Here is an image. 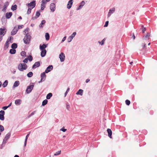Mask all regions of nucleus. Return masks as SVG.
<instances>
[{"label": "nucleus", "instance_id": "nucleus-62", "mask_svg": "<svg viewBox=\"0 0 157 157\" xmlns=\"http://www.w3.org/2000/svg\"><path fill=\"white\" fill-rule=\"evenodd\" d=\"M11 104H12V103H10V104L8 106V107H10L11 105Z\"/></svg>", "mask_w": 157, "mask_h": 157}, {"label": "nucleus", "instance_id": "nucleus-35", "mask_svg": "<svg viewBox=\"0 0 157 157\" xmlns=\"http://www.w3.org/2000/svg\"><path fill=\"white\" fill-rule=\"evenodd\" d=\"M4 29H2V28L0 29V35H3L4 33Z\"/></svg>", "mask_w": 157, "mask_h": 157}, {"label": "nucleus", "instance_id": "nucleus-14", "mask_svg": "<svg viewBox=\"0 0 157 157\" xmlns=\"http://www.w3.org/2000/svg\"><path fill=\"white\" fill-rule=\"evenodd\" d=\"M73 3V0H70L68 2L67 4V8L70 9Z\"/></svg>", "mask_w": 157, "mask_h": 157}, {"label": "nucleus", "instance_id": "nucleus-2", "mask_svg": "<svg viewBox=\"0 0 157 157\" xmlns=\"http://www.w3.org/2000/svg\"><path fill=\"white\" fill-rule=\"evenodd\" d=\"M31 39V36L28 33L25 36L23 40L25 43L28 44L29 43Z\"/></svg>", "mask_w": 157, "mask_h": 157}, {"label": "nucleus", "instance_id": "nucleus-36", "mask_svg": "<svg viewBox=\"0 0 157 157\" xmlns=\"http://www.w3.org/2000/svg\"><path fill=\"white\" fill-rule=\"evenodd\" d=\"M21 55L23 56H26V52L25 51H22L21 52Z\"/></svg>", "mask_w": 157, "mask_h": 157}, {"label": "nucleus", "instance_id": "nucleus-50", "mask_svg": "<svg viewBox=\"0 0 157 157\" xmlns=\"http://www.w3.org/2000/svg\"><path fill=\"white\" fill-rule=\"evenodd\" d=\"M60 130L63 131V132H65L67 131V129L62 128L60 129Z\"/></svg>", "mask_w": 157, "mask_h": 157}, {"label": "nucleus", "instance_id": "nucleus-7", "mask_svg": "<svg viewBox=\"0 0 157 157\" xmlns=\"http://www.w3.org/2000/svg\"><path fill=\"white\" fill-rule=\"evenodd\" d=\"M150 36V34L149 33H147L145 36L143 37V40L144 42H145V41L149 39V37Z\"/></svg>", "mask_w": 157, "mask_h": 157}, {"label": "nucleus", "instance_id": "nucleus-47", "mask_svg": "<svg viewBox=\"0 0 157 157\" xmlns=\"http://www.w3.org/2000/svg\"><path fill=\"white\" fill-rule=\"evenodd\" d=\"M109 23V21H106L105 25H104V27H106L108 26Z\"/></svg>", "mask_w": 157, "mask_h": 157}, {"label": "nucleus", "instance_id": "nucleus-28", "mask_svg": "<svg viewBox=\"0 0 157 157\" xmlns=\"http://www.w3.org/2000/svg\"><path fill=\"white\" fill-rule=\"evenodd\" d=\"M8 81L7 80H6L2 84V86L3 87H6L8 85Z\"/></svg>", "mask_w": 157, "mask_h": 157}, {"label": "nucleus", "instance_id": "nucleus-45", "mask_svg": "<svg viewBox=\"0 0 157 157\" xmlns=\"http://www.w3.org/2000/svg\"><path fill=\"white\" fill-rule=\"evenodd\" d=\"M72 38L70 36L67 39V41L68 42H71L72 40Z\"/></svg>", "mask_w": 157, "mask_h": 157}, {"label": "nucleus", "instance_id": "nucleus-27", "mask_svg": "<svg viewBox=\"0 0 157 157\" xmlns=\"http://www.w3.org/2000/svg\"><path fill=\"white\" fill-rule=\"evenodd\" d=\"M52 96V93H49L46 96V98L49 99Z\"/></svg>", "mask_w": 157, "mask_h": 157}, {"label": "nucleus", "instance_id": "nucleus-37", "mask_svg": "<svg viewBox=\"0 0 157 157\" xmlns=\"http://www.w3.org/2000/svg\"><path fill=\"white\" fill-rule=\"evenodd\" d=\"M126 104L128 105H129L130 104V101L128 100H126L125 101Z\"/></svg>", "mask_w": 157, "mask_h": 157}, {"label": "nucleus", "instance_id": "nucleus-3", "mask_svg": "<svg viewBox=\"0 0 157 157\" xmlns=\"http://www.w3.org/2000/svg\"><path fill=\"white\" fill-rule=\"evenodd\" d=\"M27 5L28 8L33 9L36 6L35 1H33L29 3H28Z\"/></svg>", "mask_w": 157, "mask_h": 157}, {"label": "nucleus", "instance_id": "nucleus-16", "mask_svg": "<svg viewBox=\"0 0 157 157\" xmlns=\"http://www.w3.org/2000/svg\"><path fill=\"white\" fill-rule=\"evenodd\" d=\"M107 131L108 133V136L110 138H112V131L109 128H108L107 129Z\"/></svg>", "mask_w": 157, "mask_h": 157}, {"label": "nucleus", "instance_id": "nucleus-32", "mask_svg": "<svg viewBox=\"0 0 157 157\" xmlns=\"http://www.w3.org/2000/svg\"><path fill=\"white\" fill-rule=\"evenodd\" d=\"M48 103V100L45 99L44 100L42 103V105L43 106L45 105Z\"/></svg>", "mask_w": 157, "mask_h": 157}, {"label": "nucleus", "instance_id": "nucleus-9", "mask_svg": "<svg viewBox=\"0 0 157 157\" xmlns=\"http://www.w3.org/2000/svg\"><path fill=\"white\" fill-rule=\"evenodd\" d=\"M50 9L52 12H53L56 9V5L54 3H52L50 5Z\"/></svg>", "mask_w": 157, "mask_h": 157}, {"label": "nucleus", "instance_id": "nucleus-46", "mask_svg": "<svg viewBox=\"0 0 157 157\" xmlns=\"http://www.w3.org/2000/svg\"><path fill=\"white\" fill-rule=\"evenodd\" d=\"M32 9L28 8V9L27 11V13L28 14H29L31 13V10Z\"/></svg>", "mask_w": 157, "mask_h": 157}, {"label": "nucleus", "instance_id": "nucleus-26", "mask_svg": "<svg viewBox=\"0 0 157 157\" xmlns=\"http://www.w3.org/2000/svg\"><path fill=\"white\" fill-rule=\"evenodd\" d=\"M45 36L46 38V40H48L49 39V35L48 33H46L45 34Z\"/></svg>", "mask_w": 157, "mask_h": 157}, {"label": "nucleus", "instance_id": "nucleus-58", "mask_svg": "<svg viewBox=\"0 0 157 157\" xmlns=\"http://www.w3.org/2000/svg\"><path fill=\"white\" fill-rule=\"evenodd\" d=\"M90 81V80L89 79H87L86 80V83H88V82H89Z\"/></svg>", "mask_w": 157, "mask_h": 157}, {"label": "nucleus", "instance_id": "nucleus-61", "mask_svg": "<svg viewBox=\"0 0 157 157\" xmlns=\"http://www.w3.org/2000/svg\"><path fill=\"white\" fill-rule=\"evenodd\" d=\"M68 93V92H67V91H66L65 94V97H66L67 94V93Z\"/></svg>", "mask_w": 157, "mask_h": 157}, {"label": "nucleus", "instance_id": "nucleus-51", "mask_svg": "<svg viewBox=\"0 0 157 157\" xmlns=\"http://www.w3.org/2000/svg\"><path fill=\"white\" fill-rule=\"evenodd\" d=\"M8 107V106H5L2 108V109L4 110H6Z\"/></svg>", "mask_w": 157, "mask_h": 157}, {"label": "nucleus", "instance_id": "nucleus-38", "mask_svg": "<svg viewBox=\"0 0 157 157\" xmlns=\"http://www.w3.org/2000/svg\"><path fill=\"white\" fill-rule=\"evenodd\" d=\"M30 61H31L33 60V57L31 56H29L28 57V59Z\"/></svg>", "mask_w": 157, "mask_h": 157}, {"label": "nucleus", "instance_id": "nucleus-60", "mask_svg": "<svg viewBox=\"0 0 157 157\" xmlns=\"http://www.w3.org/2000/svg\"><path fill=\"white\" fill-rule=\"evenodd\" d=\"M70 108V105H67V108L68 109H69V108Z\"/></svg>", "mask_w": 157, "mask_h": 157}, {"label": "nucleus", "instance_id": "nucleus-52", "mask_svg": "<svg viewBox=\"0 0 157 157\" xmlns=\"http://www.w3.org/2000/svg\"><path fill=\"white\" fill-rule=\"evenodd\" d=\"M35 111H33V112L32 113H31V114L29 115V117H30L32 116V115H33L34 114V113H35Z\"/></svg>", "mask_w": 157, "mask_h": 157}, {"label": "nucleus", "instance_id": "nucleus-55", "mask_svg": "<svg viewBox=\"0 0 157 157\" xmlns=\"http://www.w3.org/2000/svg\"><path fill=\"white\" fill-rule=\"evenodd\" d=\"M146 28H143V29H142L143 33H144V32L146 31Z\"/></svg>", "mask_w": 157, "mask_h": 157}, {"label": "nucleus", "instance_id": "nucleus-59", "mask_svg": "<svg viewBox=\"0 0 157 157\" xmlns=\"http://www.w3.org/2000/svg\"><path fill=\"white\" fill-rule=\"evenodd\" d=\"M24 32H25V33H26L28 32V30L27 29L25 30L24 31Z\"/></svg>", "mask_w": 157, "mask_h": 157}, {"label": "nucleus", "instance_id": "nucleus-40", "mask_svg": "<svg viewBox=\"0 0 157 157\" xmlns=\"http://www.w3.org/2000/svg\"><path fill=\"white\" fill-rule=\"evenodd\" d=\"M61 153V151H58L56 152L55 154H54V155H59Z\"/></svg>", "mask_w": 157, "mask_h": 157}, {"label": "nucleus", "instance_id": "nucleus-34", "mask_svg": "<svg viewBox=\"0 0 157 157\" xmlns=\"http://www.w3.org/2000/svg\"><path fill=\"white\" fill-rule=\"evenodd\" d=\"M9 47V41H7L5 45L4 48H7Z\"/></svg>", "mask_w": 157, "mask_h": 157}, {"label": "nucleus", "instance_id": "nucleus-44", "mask_svg": "<svg viewBox=\"0 0 157 157\" xmlns=\"http://www.w3.org/2000/svg\"><path fill=\"white\" fill-rule=\"evenodd\" d=\"M105 41V39H104L101 41V42H99V44H101V45H102L104 44Z\"/></svg>", "mask_w": 157, "mask_h": 157}, {"label": "nucleus", "instance_id": "nucleus-42", "mask_svg": "<svg viewBox=\"0 0 157 157\" xmlns=\"http://www.w3.org/2000/svg\"><path fill=\"white\" fill-rule=\"evenodd\" d=\"M76 33L75 32H74L73 33L71 36H70L71 38L73 39V38L76 35Z\"/></svg>", "mask_w": 157, "mask_h": 157}, {"label": "nucleus", "instance_id": "nucleus-29", "mask_svg": "<svg viewBox=\"0 0 157 157\" xmlns=\"http://www.w3.org/2000/svg\"><path fill=\"white\" fill-rule=\"evenodd\" d=\"M16 52V50L13 49H11L10 51V52L11 54H14Z\"/></svg>", "mask_w": 157, "mask_h": 157}, {"label": "nucleus", "instance_id": "nucleus-41", "mask_svg": "<svg viewBox=\"0 0 157 157\" xmlns=\"http://www.w3.org/2000/svg\"><path fill=\"white\" fill-rule=\"evenodd\" d=\"M4 130V128L2 125H0V131L2 132Z\"/></svg>", "mask_w": 157, "mask_h": 157}, {"label": "nucleus", "instance_id": "nucleus-53", "mask_svg": "<svg viewBox=\"0 0 157 157\" xmlns=\"http://www.w3.org/2000/svg\"><path fill=\"white\" fill-rule=\"evenodd\" d=\"M66 37L65 36L63 38V39L62 40V42H63L66 39Z\"/></svg>", "mask_w": 157, "mask_h": 157}, {"label": "nucleus", "instance_id": "nucleus-19", "mask_svg": "<svg viewBox=\"0 0 157 157\" xmlns=\"http://www.w3.org/2000/svg\"><path fill=\"white\" fill-rule=\"evenodd\" d=\"M19 85V81H17L15 82L13 86V88H14L17 86Z\"/></svg>", "mask_w": 157, "mask_h": 157}, {"label": "nucleus", "instance_id": "nucleus-10", "mask_svg": "<svg viewBox=\"0 0 157 157\" xmlns=\"http://www.w3.org/2000/svg\"><path fill=\"white\" fill-rule=\"evenodd\" d=\"M18 28H17V27L16 26L15 27L11 32V35H13L15 34L18 31Z\"/></svg>", "mask_w": 157, "mask_h": 157}, {"label": "nucleus", "instance_id": "nucleus-6", "mask_svg": "<svg viewBox=\"0 0 157 157\" xmlns=\"http://www.w3.org/2000/svg\"><path fill=\"white\" fill-rule=\"evenodd\" d=\"M46 2L45 0H42L41 1V10H44L45 7Z\"/></svg>", "mask_w": 157, "mask_h": 157}, {"label": "nucleus", "instance_id": "nucleus-15", "mask_svg": "<svg viewBox=\"0 0 157 157\" xmlns=\"http://www.w3.org/2000/svg\"><path fill=\"white\" fill-rule=\"evenodd\" d=\"M40 65V62L39 61L35 63L34 64L33 66V68H36L39 67Z\"/></svg>", "mask_w": 157, "mask_h": 157}, {"label": "nucleus", "instance_id": "nucleus-43", "mask_svg": "<svg viewBox=\"0 0 157 157\" xmlns=\"http://www.w3.org/2000/svg\"><path fill=\"white\" fill-rule=\"evenodd\" d=\"M40 15V13L39 11H37L36 13V17H38Z\"/></svg>", "mask_w": 157, "mask_h": 157}, {"label": "nucleus", "instance_id": "nucleus-63", "mask_svg": "<svg viewBox=\"0 0 157 157\" xmlns=\"http://www.w3.org/2000/svg\"><path fill=\"white\" fill-rule=\"evenodd\" d=\"M145 45H146V44H145V43H144V44H143V48H145Z\"/></svg>", "mask_w": 157, "mask_h": 157}, {"label": "nucleus", "instance_id": "nucleus-57", "mask_svg": "<svg viewBox=\"0 0 157 157\" xmlns=\"http://www.w3.org/2000/svg\"><path fill=\"white\" fill-rule=\"evenodd\" d=\"M43 24H42V23H41L40 25H39V27H41V28L42 27H43Z\"/></svg>", "mask_w": 157, "mask_h": 157}, {"label": "nucleus", "instance_id": "nucleus-22", "mask_svg": "<svg viewBox=\"0 0 157 157\" xmlns=\"http://www.w3.org/2000/svg\"><path fill=\"white\" fill-rule=\"evenodd\" d=\"M21 101L20 99H17L15 100V103L16 105H19L21 104Z\"/></svg>", "mask_w": 157, "mask_h": 157}, {"label": "nucleus", "instance_id": "nucleus-30", "mask_svg": "<svg viewBox=\"0 0 157 157\" xmlns=\"http://www.w3.org/2000/svg\"><path fill=\"white\" fill-rule=\"evenodd\" d=\"M17 47V45L15 43H13L11 45V48L13 49L16 48Z\"/></svg>", "mask_w": 157, "mask_h": 157}, {"label": "nucleus", "instance_id": "nucleus-49", "mask_svg": "<svg viewBox=\"0 0 157 157\" xmlns=\"http://www.w3.org/2000/svg\"><path fill=\"white\" fill-rule=\"evenodd\" d=\"M23 25H18V27H17L18 28V29H21L23 28Z\"/></svg>", "mask_w": 157, "mask_h": 157}, {"label": "nucleus", "instance_id": "nucleus-12", "mask_svg": "<svg viewBox=\"0 0 157 157\" xmlns=\"http://www.w3.org/2000/svg\"><path fill=\"white\" fill-rule=\"evenodd\" d=\"M53 69V66L52 65H49L48 66L45 71L46 73H48L50 72Z\"/></svg>", "mask_w": 157, "mask_h": 157}, {"label": "nucleus", "instance_id": "nucleus-31", "mask_svg": "<svg viewBox=\"0 0 157 157\" xmlns=\"http://www.w3.org/2000/svg\"><path fill=\"white\" fill-rule=\"evenodd\" d=\"M17 8V6L15 5L13 6H12L11 7V10L13 11L16 10Z\"/></svg>", "mask_w": 157, "mask_h": 157}, {"label": "nucleus", "instance_id": "nucleus-54", "mask_svg": "<svg viewBox=\"0 0 157 157\" xmlns=\"http://www.w3.org/2000/svg\"><path fill=\"white\" fill-rule=\"evenodd\" d=\"M45 23V20H42L41 23H42V24H44Z\"/></svg>", "mask_w": 157, "mask_h": 157}, {"label": "nucleus", "instance_id": "nucleus-24", "mask_svg": "<svg viewBox=\"0 0 157 157\" xmlns=\"http://www.w3.org/2000/svg\"><path fill=\"white\" fill-rule=\"evenodd\" d=\"M40 47L41 50H43L45 49H44L46 47V46L45 44H43L42 46L40 45Z\"/></svg>", "mask_w": 157, "mask_h": 157}, {"label": "nucleus", "instance_id": "nucleus-5", "mask_svg": "<svg viewBox=\"0 0 157 157\" xmlns=\"http://www.w3.org/2000/svg\"><path fill=\"white\" fill-rule=\"evenodd\" d=\"M59 58L60 59L61 62H63L65 59V56L64 53L62 52L59 55Z\"/></svg>", "mask_w": 157, "mask_h": 157}, {"label": "nucleus", "instance_id": "nucleus-4", "mask_svg": "<svg viewBox=\"0 0 157 157\" xmlns=\"http://www.w3.org/2000/svg\"><path fill=\"white\" fill-rule=\"evenodd\" d=\"M34 87L33 85H31L30 86H28L27 88V89L26 90V92L28 94H29L30 93L32 90L33 89Z\"/></svg>", "mask_w": 157, "mask_h": 157}, {"label": "nucleus", "instance_id": "nucleus-11", "mask_svg": "<svg viewBox=\"0 0 157 157\" xmlns=\"http://www.w3.org/2000/svg\"><path fill=\"white\" fill-rule=\"evenodd\" d=\"M115 8H112L110 9L108 14V16H110L113 13L115 12Z\"/></svg>", "mask_w": 157, "mask_h": 157}, {"label": "nucleus", "instance_id": "nucleus-64", "mask_svg": "<svg viewBox=\"0 0 157 157\" xmlns=\"http://www.w3.org/2000/svg\"><path fill=\"white\" fill-rule=\"evenodd\" d=\"M14 157H19V156L17 155H15Z\"/></svg>", "mask_w": 157, "mask_h": 157}, {"label": "nucleus", "instance_id": "nucleus-8", "mask_svg": "<svg viewBox=\"0 0 157 157\" xmlns=\"http://www.w3.org/2000/svg\"><path fill=\"white\" fill-rule=\"evenodd\" d=\"M5 112L3 110H1L0 111V119L2 120H4V115Z\"/></svg>", "mask_w": 157, "mask_h": 157}, {"label": "nucleus", "instance_id": "nucleus-13", "mask_svg": "<svg viewBox=\"0 0 157 157\" xmlns=\"http://www.w3.org/2000/svg\"><path fill=\"white\" fill-rule=\"evenodd\" d=\"M45 72H44L43 73H41V79L40 81L39 82H41L42 80L44 81L45 80L46 75L45 74Z\"/></svg>", "mask_w": 157, "mask_h": 157}, {"label": "nucleus", "instance_id": "nucleus-18", "mask_svg": "<svg viewBox=\"0 0 157 157\" xmlns=\"http://www.w3.org/2000/svg\"><path fill=\"white\" fill-rule=\"evenodd\" d=\"M85 4V2L84 1H82L80 3L79 6L78 8L77 9V10H79Z\"/></svg>", "mask_w": 157, "mask_h": 157}, {"label": "nucleus", "instance_id": "nucleus-33", "mask_svg": "<svg viewBox=\"0 0 157 157\" xmlns=\"http://www.w3.org/2000/svg\"><path fill=\"white\" fill-rule=\"evenodd\" d=\"M27 75L29 77H31L33 75V73L32 72H30L27 74Z\"/></svg>", "mask_w": 157, "mask_h": 157}, {"label": "nucleus", "instance_id": "nucleus-23", "mask_svg": "<svg viewBox=\"0 0 157 157\" xmlns=\"http://www.w3.org/2000/svg\"><path fill=\"white\" fill-rule=\"evenodd\" d=\"M83 92V90L82 89H79L78 91L76 93V94L77 95H82Z\"/></svg>", "mask_w": 157, "mask_h": 157}, {"label": "nucleus", "instance_id": "nucleus-25", "mask_svg": "<svg viewBox=\"0 0 157 157\" xmlns=\"http://www.w3.org/2000/svg\"><path fill=\"white\" fill-rule=\"evenodd\" d=\"M29 134H30V132H29V133H28L27 135V136H26V137L25 139V144H24V146H25L26 145V143H27V139H28V137L29 136Z\"/></svg>", "mask_w": 157, "mask_h": 157}, {"label": "nucleus", "instance_id": "nucleus-17", "mask_svg": "<svg viewBox=\"0 0 157 157\" xmlns=\"http://www.w3.org/2000/svg\"><path fill=\"white\" fill-rule=\"evenodd\" d=\"M42 51L41 52V56L42 57H44L46 53V51L45 49H44L41 50Z\"/></svg>", "mask_w": 157, "mask_h": 157}, {"label": "nucleus", "instance_id": "nucleus-1", "mask_svg": "<svg viewBox=\"0 0 157 157\" xmlns=\"http://www.w3.org/2000/svg\"><path fill=\"white\" fill-rule=\"evenodd\" d=\"M27 67V65L25 63H19L18 66V70L21 71H23L24 70H26Z\"/></svg>", "mask_w": 157, "mask_h": 157}, {"label": "nucleus", "instance_id": "nucleus-56", "mask_svg": "<svg viewBox=\"0 0 157 157\" xmlns=\"http://www.w3.org/2000/svg\"><path fill=\"white\" fill-rule=\"evenodd\" d=\"M4 35V34L3 35H0V41L2 40V37Z\"/></svg>", "mask_w": 157, "mask_h": 157}, {"label": "nucleus", "instance_id": "nucleus-48", "mask_svg": "<svg viewBox=\"0 0 157 157\" xmlns=\"http://www.w3.org/2000/svg\"><path fill=\"white\" fill-rule=\"evenodd\" d=\"M28 61V59L27 58H25L24 60H23V62L24 63H27Z\"/></svg>", "mask_w": 157, "mask_h": 157}, {"label": "nucleus", "instance_id": "nucleus-20", "mask_svg": "<svg viewBox=\"0 0 157 157\" xmlns=\"http://www.w3.org/2000/svg\"><path fill=\"white\" fill-rule=\"evenodd\" d=\"M10 133H8V134H7L4 139V141H6L10 138Z\"/></svg>", "mask_w": 157, "mask_h": 157}, {"label": "nucleus", "instance_id": "nucleus-39", "mask_svg": "<svg viewBox=\"0 0 157 157\" xmlns=\"http://www.w3.org/2000/svg\"><path fill=\"white\" fill-rule=\"evenodd\" d=\"M8 4V2H7L5 3L4 6V9H6L7 7Z\"/></svg>", "mask_w": 157, "mask_h": 157}, {"label": "nucleus", "instance_id": "nucleus-21", "mask_svg": "<svg viewBox=\"0 0 157 157\" xmlns=\"http://www.w3.org/2000/svg\"><path fill=\"white\" fill-rule=\"evenodd\" d=\"M12 13L11 12H9V13H7L6 14V16L7 19H9L10 18L12 15Z\"/></svg>", "mask_w": 157, "mask_h": 157}]
</instances>
